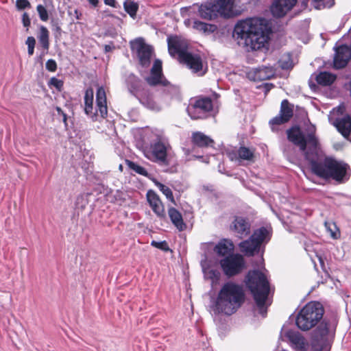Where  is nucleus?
Returning <instances> with one entry per match:
<instances>
[{
    "label": "nucleus",
    "instance_id": "28",
    "mask_svg": "<svg viewBox=\"0 0 351 351\" xmlns=\"http://www.w3.org/2000/svg\"><path fill=\"white\" fill-rule=\"evenodd\" d=\"M193 27L206 34L213 33L217 29V27L215 25L206 23L197 20L193 22Z\"/></svg>",
    "mask_w": 351,
    "mask_h": 351
},
{
    "label": "nucleus",
    "instance_id": "30",
    "mask_svg": "<svg viewBox=\"0 0 351 351\" xmlns=\"http://www.w3.org/2000/svg\"><path fill=\"white\" fill-rule=\"evenodd\" d=\"M49 32L48 29L45 27L41 26L38 36V39L40 45L46 50H48L49 47Z\"/></svg>",
    "mask_w": 351,
    "mask_h": 351
},
{
    "label": "nucleus",
    "instance_id": "40",
    "mask_svg": "<svg viewBox=\"0 0 351 351\" xmlns=\"http://www.w3.org/2000/svg\"><path fill=\"white\" fill-rule=\"evenodd\" d=\"M16 6L18 10H21L31 7L28 0H16Z\"/></svg>",
    "mask_w": 351,
    "mask_h": 351
},
{
    "label": "nucleus",
    "instance_id": "34",
    "mask_svg": "<svg viewBox=\"0 0 351 351\" xmlns=\"http://www.w3.org/2000/svg\"><path fill=\"white\" fill-rule=\"evenodd\" d=\"M315 8L322 10L330 8L335 5V0H311Z\"/></svg>",
    "mask_w": 351,
    "mask_h": 351
},
{
    "label": "nucleus",
    "instance_id": "13",
    "mask_svg": "<svg viewBox=\"0 0 351 351\" xmlns=\"http://www.w3.org/2000/svg\"><path fill=\"white\" fill-rule=\"evenodd\" d=\"M147 84L152 86L161 84L167 86L170 93L175 95L178 93L177 87L169 85V82L165 78L162 73V62L156 60L151 69L150 76L145 78Z\"/></svg>",
    "mask_w": 351,
    "mask_h": 351
},
{
    "label": "nucleus",
    "instance_id": "36",
    "mask_svg": "<svg viewBox=\"0 0 351 351\" xmlns=\"http://www.w3.org/2000/svg\"><path fill=\"white\" fill-rule=\"evenodd\" d=\"M125 10L130 14V16L134 18L136 16L138 10V5L134 1H126L123 4Z\"/></svg>",
    "mask_w": 351,
    "mask_h": 351
},
{
    "label": "nucleus",
    "instance_id": "17",
    "mask_svg": "<svg viewBox=\"0 0 351 351\" xmlns=\"http://www.w3.org/2000/svg\"><path fill=\"white\" fill-rule=\"evenodd\" d=\"M230 159L241 163L242 161L254 162L255 161V149L244 146L228 153Z\"/></svg>",
    "mask_w": 351,
    "mask_h": 351
},
{
    "label": "nucleus",
    "instance_id": "29",
    "mask_svg": "<svg viewBox=\"0 0 351 351\" xmlns=\"http://www.w3.org/2000/svg\"><path fill=\"white\" fill-rule=\"evenodd\" d=\"M335 79V75L326 71L319 73L316 77L317 82L322 86L330 85Z\"/></svg>",
    "mask_w": 351,
    "mask_h": 351
},
{
    "label": "nucleus",
    "instance_id": "20",
    "mask_svg": "<svg viewBox=\"0 0 351 351\" xmlns=\"http://www.w3.org/2000/svg\"><path fill=\"white\" fill-rule=\"evenodd\" d=\"M351 56L350 49L346 45H341L336 49L334 58V66L341 69L346 66Z\"/></svg>",
    "mask_w": 351,
    "mask_h": 351
},
{
    "label": "nucleus",
    "instance_id": "22",
    "mask_svg": "<svg viewBox=\"0 0 351 351\" xmlns=\"http://www.w3.org/2000/svg\"><path fill=\"white\" fill-rule=\"evenodd\" d=\"M202 267L205 278L210 280L213 286L218 284L221 278L220 271L206 261L202 263Z\"/></svg>",
    "mask_w": 351,
    "mask_h": 351
},
{
    "label": "nucleus",
    "instance_id": "47",
    "mask_svg": "<svg viewBox=\"0 0 351 351\" xmlns=\"http://www.w3.org/2000/svg\"><path fill=\"white\" fill-rule=\"evenodd\" d=\"M70 14H72V13L70 12ZM73 15L75 17L76 19H80V16H81V13L77 9H75L73 11Z\"/></svg>",
    "mask_w": 351,
    "mask_h": 351
},
{
    "label": "nucleus",
    "instance_id": "9",
    "mask_svg": "<svg viewBox=\"0 0 351 351\" xmlns=\"http://www.w3.org/2000/svg\"><path fill=\"white\" fill-rule=\"evenodd\" d=\"M266 239H269V231L265 228L255 230L248 239L239 244L240 251L247 256L258 253L260 247Z\"/></svg>",
    "mask_w": 351,
    "mask_h": 351
},
{
    "label": "nucleus",
    "instance_id": "19",
    "mask_svg": "<svg viewBox=\"0 0 351 351\" xmlns=\"http://www.w3.org/2000/svg\"><path fill=\"white\" fill-rule=\"evenodd\" d=\"M230 229L237 237L242 239L250 233V224L243 217H236L230 226Z\"/></svg>",
    "mask_w": 351,
    "mask_h": 351
},
{
    "label": "nucleus",
    "instance_id": "27",
    "mask_svg": "<svg viewBox=\"0 0 351 351\" xmlns=\"http://www.w3.org/2000/svg\"><path fill=\"white\" fill-rule=\"evenodd\" d=\"M193 142L198 147H208L213 144V141L202 132H195L193 134Z\"/></svg>",
    "mask_w": 351,
    "mask_h": 351
},
{
    "label": "nucleus",
    "instance_id": "14",
    "mask_svg": "<svg viewBox=\"0 0 351 351\" xmlns=\"http://www.w3.org/2000/svg\"><path fill=\"white\" fill-rule=\"evenodd\" d=\"M213 110V101L209 97L198 98L188 108L189 115L193 119H204L207 113Z\"/></svg>",
    "mask_w": 351,
    "mask_h": 351
},
{
    "label": "nucleus",
    "instance_id": "11",
    "mask_svg": "<svg viewBox=\"0 0 351 351\" xmlns=\"http://www.w3.org/2000/svg\"><path fill=\"white\" fill-rule=\"evenodd\" d=\"M219 263L224 274L228 277L241 273L245 267V259L239 254L229 255L221 259Z\"/></svg>",
    "mask_w": 351,
    "mask_h": 351
},
{
    "label": "nucleus",
    "instance_id": "4",
    "mask_svg": "<svg viewBox=\"0 0 351 351\" xmlns=\"http://www.w3.org/2000/svg\"><path fill=\"white\" fill-rule=\"evenodd\" d=\"M245 301V293L242 285L228 282L220 289L213 306L215 313L227 315L234 314Z\"/></svg>",
    "mask_w": 351,
    "mask_h": 351
},
{
    "label": "nucleus",
    "instance_id": "49",
    "mask_svg": "<svg viewBox=\"0 0 351 351\" xmlns=\"http://www.w3.org/2000/svg\"><path fill=\"white\" fill-rule=\"evenodd\" d=\"M57 110L59 112L60 111V108H57Z\"/></svg>",
    "mask_w": 351,
    "mask_h": 351
},
{
    "label": "nucleus",
    "instance_id": "7",
    "mask_svg": "<svg viewBox=\"0 0 351 351\" xmlns=\"http://www.w3.org/2000/svg\"><path fill=\"white\" fill-rule=\"evenodd\" d=\"M240 12L235 9L234 0H217L210 1L200 5L199 14L201 18L213 20L218 14L225 17L238 15Z\"/></svg>",
    "mask_w": 351,
    "mask_h": 351
},
{
    "label": "nucleus",
    "instance_id": "8",
    "mask_svg": "<svg viewBox=\"0 0 351 351\" xmlns=\"http://www.w3.org/2000/svg\"><path fill=\"white\" fill-rule=\"evenodd\" d=\"M93 88H88L84 95V111L85 113L90 116L93 121L97 120V112L100 116L104 119L108 114L106 95L105 90L103 87H99L96 94L97 110L93 112Z\"/></svg>",
    "mask_w": 351,
    "mask_h": 351
},
{
    "label": "nucleus",
    "instance_id": "3",
    "mask_svg": "<svg viewBox=\"0 0 351 351\" xmlns=\"http://www.w3.org/2000/svg\"><path fill=\"white\" fill-rule=\"evenodd\" d=\"M269 27L264 19L252 18L237 23L234 34L239 45L247 50H258L263 48L269 39Z\"/></svg>",
    "mask_w": 351,
    "mask_h": 351
},
{
    "label": "nucleus",
    "instance_id": "41",
    "mask_svg": "<svg viewBox=\"0 0 351 351\" xmlns=\"http://www.w3.org/2000/svg\"><path fill=\"white\" fill-rule=\"evenodd\" d=\"M151 245L156 248L167 251L169 250L168 245L166 241H160L158 242L156 241H152Z\"/></svg>",
    "mask_w": 351,
    "mask_h": 351
},
{
    "label": "nucleus",
    "instance_id": "15",
    "mask_svg": "<svg viewBox=\"0 0 351 351\" xmlns=\"http://www.w3.org/2000/svg\"><path fill=\"white\" fill-rule=\"evenodd\" d=\"M298 0H273L270 12L275 18L286 16L296 5Z\"/></svg>",
    "mask_w": 351,
    "mask_h": 351
},
{
    "label": "nucleus",
    "instance_id": "33",
    "mask_svg": "<svg viewBox=\"0 0 351 351\" xmlns=\"http://www.w3.org/2000/svg\"><path fill=\"white\" fill-rule=\"evenodd\" d=\"M154 184L159 189V190L166 196L167 199L175 204V199L172 191L167 186L164 185L156 180H153Z\"/></svg>",
    "mask_w": 351,
    "mask_h": 351
},
{
    "label": "nucleus",
    "instance_id": "2",
    "mask_svg": "<svg viewBox=\"0 0 351 351\" xmlns=\"http://www.w3.org/2000/svg\"><path fill=\"white\" fill-rule=\"evenodd\" d=\"M324 310L317 302L307 303L298 313L295 323L303 331L317 326L311 335V346L313 351H322L333 337L335 326L327 319H322Z\"/></svg>",
    "mask_w": 351,
    "mask_h": 351
},
{
    "label": "nucleus",
    "instance_id": "25",
    "mask_svg": "<svg viewBox=\"0 0 351 351\" xmlns=\"http://www.w3.org/2000/svg\"><path fill=\"white\" fill-rule=\"evenodd\" d=\"M275 74V70L272 66H263L258 68L254 71L255 79L257 80H266L272 77Z\"/></svg>",
    "mask_w": 351,
    "mask_h": 351
},
{
    "label": "nucleus",
    "instance_id": "32",
    "mask_svg": "<svg viewBox=\"0 0 351 351\" xmlns=\"http://www.w3.org/2000/svg\"><path fill=\"white\" fill-rule=\"evenodd\" d=\"M88 194H81L76 198L75 208L78 211H83L88 204Z\"/></svg>",
    "mask_w": 351,
    "mask_h": 351
},
{
    "label": "nucleus",
    "instance_id": "31",
    "mask_svg": "<svg viewBox=\"0 0 351 351\" xmlns=\"http://www.w3.org/2000/svg\"><path fill=\"white\" fill-rule=\"evenodd\" d=\"M140 101L141 104L147 107V108L154 110L159 111L161 109V107L159 104H158L154 99L152 96L149 95H143L141 97Z\"/></svg>",
    "mask_w": 351,
    "mask_h": 351
},
{
    "label": "nucleus",
    "instance_id": "42",
    "mask_svg": "<svg viewBox=\"0 0 351 351\" xmlns=\"http://www.w3.org/2000/svg\"><path fill=\"white\" fill-rule=\"evenodd\" d=\"M46 69L51 72H54L57 69V64L53 59H49L46 62Z\"/></svg>",
    "mask_w": 351,
    "mask_h": 351
},
{
    "label": "nucleus",
    "instance_id": "1",
    "mask_svg": "<svg viewBox=\"0 0 351 351\" xmlns=\"http://www.w3.org/2000/svg\"><path fill=\"white\" fill-rule=\"evenodd\" d=\"M306 131L307 135L305 137L299 128L293 127L287 130V136L291 142L299 146L300 150L304 152L305 158L308 161L312 171L320 178H332L339 183L347 180L348 166L346 164L331 158H326L323 162H318L317 151L319 142L315 135V128L311 125Z\"/></svg>",
    "mask_w": 351,
    "mask_h": 351
},
{
    "label": "nucleus",
    "instance_id": "21",
    "mask_svg": "<svg viewBox=\"0 0 351 351\" xmlns=\"http://www.w3.org/2000/svg\"><path fill=\"white\" fill-rule=\"evenodd\" d=\"M286 337L289 339L292 348L305 351L306 349V343L305 339L298 332L288 330L285 333Z\"/></svg>",
    "mask_w": 351,
    "mask_h": 351
},
{
    "label": "nucleus",
    "instance_id": "26",
    "mask_svg": "<svg viewBox=\"0 0 351 351\" xmlns=\"http://www.w3.org/2000/svg\"><path fill=\"white\" fill-rule=\"evenodd\" d=\"M168 214L172 223L180 231L185 229L186 225L183 221L182 217L176 208H170Z\"/></svg>",
    "mask_w": 351,
    "mask_h": 351
},
{
    "label": "nucleus",
    "instance_id": "48",
    "mask_svg": "<svg viewBox=\"0 0 351 351\" xmlns=\"http://www.w3.org/2000/svg\"><path fill=\"white\" fill-rule=\"evenodd\" d=\"M88 2L92 4L93 6H97L98 4V0H88Z\"/></svg>",
    "mask_w": 351,
    "mask_h": 351
},
{
    "label": "nucleus",
    "instance_id": "23",
    "mask_svg": "<svg viewBox=\"0 0 351 351\" xmlns=\"http://www.w3.org/2000/svg\"><path fill=\"white\" fill-rule=\"evenodd\" d=\"M334 125L345 137H348L351 132V118L348 115L338 118L334 122Z\"/></svg>",
    "mask_w": 351,
    "mask_h": 351
},
{
    "label": "nucleus",
    "instance_id": "39",
    "mask_svg": "<svg viewBox=\"0 0 351 351\" xmlns=\"http://www.w3.org/2000/svg\"><path fill=\"white\" fill-rule=\"evenodd\" d=\"M36 10L39 14L40 19L43 21H47L49 19V15L46 8L42 5H37Z\"/></svg>",
    "mask_w": 351,
    "mask_h": 351
},
{
    "label": "nucleus",
    "instance_id": "16",
    "mask_svg": "<svg viewBox=\"0 0 351 351\" xmlns=\"http://www.w3.org/2000/svg\"><path fill=\"white\" fill-rule=\"evenodd\" d=\"M293 116V109L289 106V101L285 99L281 103L280 113L278 116L270 120L272 130H276V126L287 123Z\"/></svg>",
    "mask_w": 351,
    "mask_h": 351
},
{
    "label": "nucleus",
    "instance_id": "37",
    "mask_svg": "<svg viewBox=\"0 0 351 351\" xmlns=\"http://www.w3.org/2000/svg\"><path fill=\"white\" fill-rule=\"evenodd\" d=\"M25 43L27 45V52L29 56H32L34 52V47L36 45L35 38L33 36H29L27 37Z\"/></svg>",
    "mask_w": 351,
    "mask_h": 351
},
{
    "label": "nucleus",
    "instance_id": "5",
    "mask_svg": "<svg viewBox=\"0 0 351 351\" xmlns=\"http://www.w3.org/2000/svg\"><path fill=\"white\" fill-rule=\"evenodd\" d=\"M168 49L171 56H178L179 61L186 64L194 73L202 70L203 62L201 56L189 51L188 42L178 36L169 37L167 39Z\"/></svg>",
    "mask_w": 351,
    "mask_h": 351
},
{
    "label": "nucleus",
    "instance_id": "18",
    "mask_svg": "<svg viewBox=\"0 0 351 351\" xmlns=\"http://www.w3.org/2000/svg\"><path fill=\"white\" fill-rule=\"evenodd\" d=\"M147 199L153 212L158 217L164 218L165 210L159 196L154 191L149 190L147 193Z\"/></svg>",
    "mask_w": 351,
    "mask_h": 351
},
{
    "label": "nucleus",
    "instance_id": "38",
    "mask_svg": "<svg viewBox=\"0 0 351 351\" xmlns=\"http://www.w3.org/2000/svg\"><path fill=\"white\" fill-rule=\"evenodd\" d=\"M128 165H129V167L132 170H134L135 172H136L137 173H138L140 175H143V176H147V171L144 167H143L133 162H129Z\"/></svg>",
    "mask_w": 351,
    "mask_h": 351
},
{
    "label": "nucleus",
    "instance_id": "6",
    "mask_svg": "<svg viewBox=\"0 0 351 351\" xmlns=\"http://www.w3.org/2000/svg\"><path fill=\"white\" fill-rule=\"evenodd\" d=\"M246 285L252 293L260 313L265 316L266 311L263 308L269 293L266 274L256 270L249 271L246 276Z\"/></svg>",
    "mask_w": 351,
    "mask_h": 351
},
{
    "label": "nucleus",
    "instance_id": "24",
    "mask_svg": "<svg viewBox=\"0 0 351 351\" xmlns=\"http://www.w3.org/2000/svg\"><path fill=\"white\" fill-rule=\"evenodd\" d=\"M234 249V245L232 241L229 239L221 240L215 247L214 251L219 256H226Z\"/></svg>",
    "mask_w": 351,
    "mask_h": 351
},
{
    "label": "nucleus",
    "instance_id": "43",
    "mask_svg": "<svg viewBox=\"0 0 351 351\" xmlns=\"http://www.w3.org/2000/svg\"><path fill=\"white\" fill-rule=\"evenodd\" d=\"M51 84L60 90L63 86V82L56 77H52L51 79Z\"/></svg>",
    "mask_w": 351,
    "mask_h": 351
},
{
    "label": "nucleus",
    "instance_id": "45",
    "mask_svg": "<svg viewBox=\"0 0 351 351\" xmlns=\"http://www.w3.org/2000/svg\"><path fill=\"white\" fill-rule=\"evenodd\" d=\"M280 66L283 69H289L290 68L292 67V62H290V61H282L281 60L280 62Z\"/></svg>",
    "mask_w": 351,
    "mask_h": 351
},
{
    "label": "nucleus",
    "instance_id": "35",
    "mask_svg": "<svg viewBox=\"0 0 351 351\" xmlns=\"http://www.w3.org/2000/svg\"><path fill=\"white\" fill-rule=\"evenodd\" d=\"M325 227L331 238L337 239L340 237V232L336 224L333 222H325Z\"/></svg>",
    "mask_w": 351,
    "mask_h": 351
},
{
    "label": "nucleus",
    "instance_id": "12",
    "mask_svg": "<svg viewBox=\"0 0 351 351\" xmlns=\"http://www.w3.org/2000/svg\"><path fill=\"white\" fill-rule=\"evenodd\" d=\"M130 46L132 51L136 54L140 64L143 67L149 66L154 53L152 47L146 44L143 38L131 41Z\"/></svg>",
    "mask_w": 351,
    "mask_h": 351
},
{
    "label": "nucleus",
    "instance_id": "46",
    "mask_svg": "<svg viewBox=\"0 0 351 351\" xmlns=\"http://www.w3.org/2000/svg\"><path fill=\"white\" fill-rule=\"evenodd\" d=\"M105 4L110 5L111 7H116V1L115 0H104Z\"/></svg>",
    "mask_w": 351,
    "mask_h": 351
},
{
    "label": "nucleus",
    "instance_id": "44",
    "mask_svg": "<svg viewBox=\"0 0 351 351\" xmlns=\"http://www.w3.org/2000/svg\"><path fill=\"white\" fill-rule=\"evenodd\" d=\"M22 22L23 25L25 27H28L30 25L31 21L29 15L27 13L24 12L22 16Z\"/></svg>",
    "mask_w": 351,
    "mask_h": 351
},
{
    "label": "nucleus",
    "instance_id": "10",
    "mask_svg": "<svg viewBox=\"0 0 351 351\" xmlns=\"http://www.w3.org/2000/svg\"><path fill=\"white\" fill-rule=\"evenodd\" d=\"M171 146L160 141L151 144L149 147L144 150L145 156L149 160L160 165L168 166L170 164L169 152Z\"/></svg>",
    "mask_w": 351,
    "mask_h": 351
}]
</instances>
